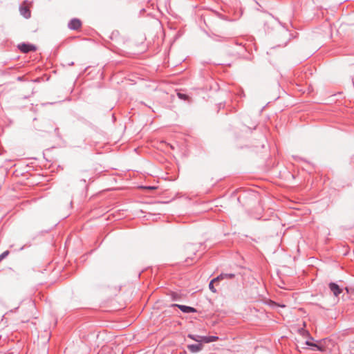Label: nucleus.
Segmentation results:
<instances>
[{
	"label": "nucleus",
	"instance_id": "4",
	"mask_svg": "<svg viewBox=\"0 0 354 354\" xmlns=\"http://www.w3.org/2000/svg\"><path fill=\"white\" fill-rule=\"evenodd\" d=\"M174 306L178 307L183 313H192L196 312V309L191 306L180 304H174Z\"/></svg>",
	"mask_w": 354,
	"mask_h": 354
},
{
	"label": "nucleus",
	"instance_id": "2",
	"mask_svg": "<svg viewBox=\"0 0 354 354\" xmlns=\"http://www.w3.org/2000/svg\"><path fill=\"white\" fill-rule=\"evenodd\" d=\"M81 26L82 23L78 19H71L68 24V27L71 30H78Z\"/></svg>",
	"mask_w": 354,
	"mask_h": 354
},
{
	"label": "nucleus",
	"instance_id": "11",
	"mask_svg": "<svg viewBox=\"0 0 354 354\" xmlns=\"http://www.w3.org/2000/svg\"><path fill=\"white\" fill-rule=\"evenodd\" d=\"M306 344L308 345V346H313V347L316 348L317 350H319V351L322 350V348L318 344H313V343H311L310 342H306Z\"/></svg>",
	"mask_w": 354,
	"mask_h": 354
},
{
	"label": "nucleus",
	"instance_id": "9",
	"mask_svg": "<svg viewBox=\"0 0 354 354\" xmlns=\"http://www.w3.org/2000/svg\"><path fill=\"white\" fill-rule=\"evenodd\" d=\"M188 337L198 342H203V336L189 334Z\"/></svg>",
	"mask_w": 354,
	"mask_h": 354
},
{
	"label": "nucleus",
	"instance_id": "10",
	"mask_svg": "<svg viewBox=\"0 0 354 354\" xmlns=\"http://www.w3.org/2000/svg\"><path fill=\"white\" fill-rule=\"evenodd\" d=\"M234 277H235V274H232V273H230V274H228V273L223 274V279H232V278H234Z\"/></svg>",
	"mask_w": 354,
	"mask_h": 354
},
{
	"label": "nucleus",
	"instance_id": "8",
	"mask_svg": "<svg viewBox=\"0 0 354 354\" xmlns=\"http://www.w3.org/2000/svg\"><path fill=\"white\" fill-rule=\"evenodd\" d=\"M216 339L218 337L216 336H203V342L206 343L214 342Z\"/></svg>",
	"mask_w": 354,
	"mask_h": 354
},
{
	"label": "nucleus",
	"instance_id": "15",
	"mask_svg": "<svg viewBox=\"0 0 354 354\" xmlns=\"http://www.w3.org/2000/svg\"><path fill=\"white\" fill-rule=\"evenodd\" d=\"M69 64V65H71V66H72V65H73V62H71V63H70V64Z\"/></svg>",
	"mask_w": 354,
	"mask_h": 354
},
{
	"label": "nucleus",
	"instance_id": "14",
	"mask_svg": "<svg viewBox=\"0 0 354 354\" xmlns=\"http://www.w3.org/2000/svg\"><path fill=\"white\" fill-rule=\"evenodd\" d=\"M270 303L272 304V305L277 306V304L274 302L270 301Z\"/></svg>",
	"mask_w": 354,
	"mask_h": 354
},
{
	"label": "nucleus",
	"instance_id": "5",
	"mask_svg": "<svg viewBox=\"0 0 354 354\" xmlns=\"http://www.w3.org/2000/svg\"><path fill=\"white\" fill-rule=\"evenodd\" d=\"M329 288L335 297H337L342 291V290L339 287V286L335 283H330L329 284Z\"/></svg>",
	"mask_w": 354,
	"mask_h": 354
},
{
	"label": "nucleus",
	"instance_id": "13",
	"mask_svg": "<svg viewBox=\"0 0 354 354\" xmlns=\"http://www.w3.org/2000/svg\"><path fill=\"white\" fill-rule=\"evenodd\" d=\"M178 97L180 98V99H185L186 98V95L185 94H183V93H178Z\"/></svg>",
	"mask_w": 354,
	"mask_h": 354
},
{
	"label": "nucleus",
	"instance_id": "3",
	"mask_svg": "<svg viewBox=\"0 0 354 354\" xmlns=\"http://www.w3.org/2000/svg\"><path fill=\"white\" fill-rule=\"evenodd\" d=\"M221 279V274H219L216 278H214L209 282V289H210V290L212 292H216V289L215 286H218Z\"/></svg>",
	"mask_w": 354,
	"mask_h": 354
},
{
	"label": "nucleus",
	"instance_id": "12",
	"mask_svg": "<svg viewBox=\"0 0 354 354\" xmlns=\"http://www.w3.org/2000/svg\"><path fill=\"white\" fill-rule=\"evenodd\" d=\"M9 254V251L6 250L0 254V261H1L4 258H6Z\"/></svg>",
	"mask_w": 354,
	"mask_h": 354
},
{
	"label": "nucleus",
	"instance_id": "1",
	"mask_svg": "<svg viewBox=\"0 0 354 354\" xmlns=\"http://www.w3.org/2000/svg\"><path fill=\"white\" fill-rule=\"evenodd\" d=\"M19 49L24 53H27L31 51H35L37 48L35 45L30 44L22 43L18 45Z\"/></svg>",
	"mask_w": 354,
	"mask_h": 354
},
{
	"label": "nucleus",
	"instance_id": "7",
	"mask_svg": "<svg viewBox=\"0 0 354 354\" xmlns=\"http://www.w3.org/2000/svg\"><path fill=\"white\" fill-rule=\"evenodd\" d=\"M20 13L26 19L30 17V11L27 7H20Z\"/></svg>",
	"mask_w": 354,
	"mask_h": 354
},
{
	"label": "nucleus",
	"instance_id": "6",
	"mask_svg": "<svg viewBox=\"0 0 354 354\" xmlns=\"http://www.w3.org/2000/svg\"><path fill=\"white\" fill-rule=\"evenodd\" d=\"M187 348L189 351H191L192 353H196L202 349V344L201 343L196 344H189L187 346Z\"/></svg>",
	"mask_w": 354,
	"mask_h": 354
}]
</instances>
